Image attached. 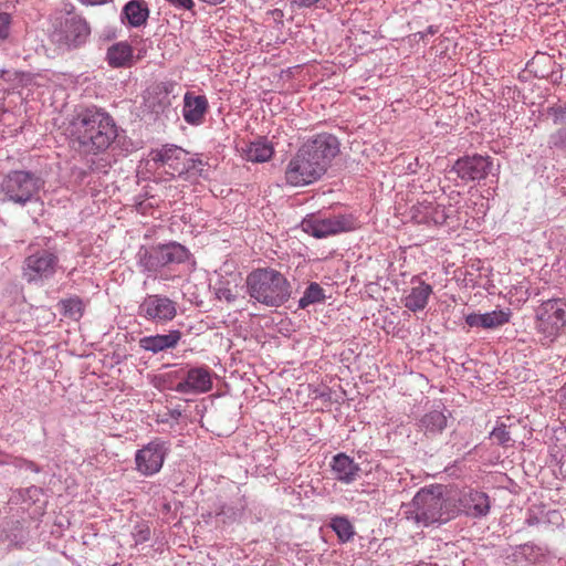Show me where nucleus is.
I'll use <instances>...</instances> for the list:
<instances>
[{
    "instance_id": "nucleus-31",
    "label": "nucleus",
    "mask_w": 566,
    "mask_h": 566,
    "mask_svg": "<svg viewBox=\"0 0 566 566\" xmlns=\"http://www.w3.org/2000/svg\"><path fill=\"white\" fill-rule=\"evenodd\" d=\"M491 437L500 444H506L511 440L510 432L506 430L505 426L496 427L492 431Z\"/></svg>"
},
{
    "instance_id": "nucleus-29",
    "label": "nucleus",
    "mask_w": 566,
    "mask_h": 566,
    "mask_svg": "<svg viewBox=\"0 0 566 566\" xmlns=\"http://www.w3.org/2000/svg\"><path fill=\"white\" fill-rule=\"evenodd\" d=\"M62 306L65 315L73 318H78L83 314V303L78 297L62 301Z\"/></svg>"
},
{
    "instance_id": "nucleus-10",
    "label": "nucleus",
    "mask_w": 566,
    "mask_h": 566,
    "mask_svg": "<svg viewBox=\"0 0 566 566\" xmlns=\"http://www.w3.org/2000/svg\"><path fill=\"white\" fill-rule=\"evenodd\" d=\"M168 447L160 439H155L139 449L135 454L136 470L145 476L154 475L163 468Z\"/></svg>"
},
{
    "instance_id": "nucleus-6",
    "label": "nucleus",
    "mask_w": 566,
    "mask_h": 566,
    "mask_svg": "<svg viewBox=\"0 0 566 566\" xmlns=\"http://www.w3.org/2000/svg\"><path fill=\"white\" fill-rule=\"evenodd\" d=\"M41 187L40 179L34 175L15 170L9 172L0 184V191L8 200L24 205L39 191Z\"/></svg>"
},
{
    "instance_id": "nucleus-5",
    "label": "nucleus",
    "mask_w": 566,
    "mask_h": 566,
    "mask_svg": "<svg viewBox=\"0 0 566 566\" xmlns=\"http://www.w3.org/2000/svg\"><path fill=\"white\" fill-rule=\"evenodd\" d=\"M534 325L542 342L554 343L566 328V298H551L535 310Z\"/></svg>"
},
{
    "instance_id": "nucleus-27",
    "label": "nucleus",
    "mask_w": 566,
    "mask_h": 566,
    "mask_svg": "<svg viewBox=\"0 0 566 566\" xmlns=\"http://www.w3.org/2000/svg\"><path fill=\"white\" fill-rule=\"evenodd\" d=\"M324 297L323 289L317 283H311L300 298L298 305L301 308H305L311 304L321 302Z\"/></svg>"
},
{
    "instance_id": "nucleus-4",
    "label": "nucleus",
    "mask_w": 566,
    "mask_h": 566,
    "mask_svg": "<svg viewBox=\"0 0 566 566\" xmlns=\"http://www.w3.org/2000/svg\"><path fill=\"white\" fill-rule=\"evenodd\" d=\"M247 289L251 298L277 307L291 297V284L279 271L265 268L256 269L247 276Z\"/></svg>"
},
{
    "instance_id": "nucleus-16",
    "label": "nucleus",
    "mask_w": 566,
    "mask_h": 566,
    "mask_svg": "<svg viewBox=\"0 0 566 566\" xmlns=\"http://www.w3.org/2000/svg\"><path fill=\"white\" fill-rule=\"evenodd\" d=\"M460 512L474 518L486 516L490 512V497L484 492L468 490L460 493L453 492Z\"/></svg>"
},
{
    "instance_id": "nucleus-3",
    "label": "nucleus",
    "mask_w": 566,
    "mask_h": 566,
    "mask_svg": "<svg viewBox=\"0 0 566 566\" xmlns=\"http://www.w3.org/2000/svg\"><path fill=\"white\" fill-rule=\"evenodd\" d=\"M459 513L457 497L443 485H431L418 491L410 509L406 511L408 518L423 526L449 522Z\"/></svg>"
},
{
    "instance_id": "nucleus-7",
    "label": "nucleus",
    "mask_w": 566,
    "mask_h": 566,
    "mask_svg": "<svg viewBox=\"0 0 566 566\" xmlns=\"http://www.w3.org/2000/svg\"><path fill=\"white\" fill-rule=\"evenodd\" d=\"M59 266L55 253L42 250L29 254L23 262L22 275L29 282H38L53 276Z\"/></svg>"
},
{
    "instance_id": "nucleus-32",
    "label": "nucleus",
    "mask_w": 566,
    "mask_h": 566,
    "mask_svg": "<svg viewBox=\"0 0 566 566\" xmlns=\"http://www.w3.org/2000/svg\"><path fill=\"white\" fill-rule=\"evenodd\" d=\"M465 323L470 327H482L484 328L483 314L471 313L465 316Z\"/></svg>"
},
{
    "instance_id": "nucleus-8",
    "label": "nucleus",
    "mask_w": 566,
    "mask_h": 566,
    "mask_svg": "<svg viewBox=\"0 0 566 566\" xmlns=\"http://www.w3.org/2000/svg\"><path fill=\"white\" fill-rule=\"evenodd\" d=\"M149 157L155 164L166 167L167 174L171 176H180L193 167L189 153L175 145H166L151 150Z\"/></svg>"
},
{
    "instance_id": "nucleus-14",
    "label": "nucleus",
    "mask_w": 566,
    "mask_h": 566,
    "mask_svg": "<svg viewBox=\"0 0 566 566\" xmlns=\"http://www.w3.org/2000/svg\"><path fill=\"white\" fill-rule=\"evenodd\" d=\"M139 314L147 319L166 323L176 317L177 307L176 303L166 296L149 295L140 304Z\"/></svg>"
},
{
    "instance_id": "nucleus-37",
    "label": "nucleus",
    "mask_w": 566,
    "mask_h": 566,
    "mask_svg": "<svg viewBox=\"0 0 566 566\" xmlns=\"http://www.w3.org/2000/svg\"><path fill=\"white\" fill-rule=\"evenodd\" d=\"M560 396L563 397V400L566 403V384L560 389Z\"/></svg>"
},
{
    "instance_id": "nucleus-30",
    "label": "nucleus",
    "mask_w": 566,
    "mask_h": 566,
    "mask_svg": "<svg viewBox=\"0 0 566 566\" xmlns=\"http://www.w3.org/2000/svg\"><path fill=\"white\" fill-rule=\"evenodd\" d=\"M11 15L7 12L0 13V39L6 40L10 34Z\"/></svg>"
},
{
    "instance_id": "nucleus-17",
    "label": "nucleus",
    "mask_w": 566,
    "mask_h": 566,
    "mask_svg": "<svg viewBox=\"0 0 566 566\" xmlns=\"http://www.w3.org/2000/svg\"><path fill=\"white\" fill-rule=\"evenodd\" d=\"M90 33L91 29L85 21L72 18L65 22L63 32L56 34V42L67 49H75L85 43Z\"/></svg>"
},
{
    "instance_id": "nucleus-13",
    "label": "nucleus",
    "mask_w": 566,
    "mask_h": 566,
    "mask_svg": "<svg viewBox=\"0 0 566 566\" xmlns=\"http://www.w3.org/2000/svg\"><path fill=\"white\" fill-rule=\"evenodd\" d=\"M212 370L207 366L188 369L185 378L179 381L175 390L186 395H199L210 391L213 387Z\"/></svg>"
},
{
    "instance_id": "nucleus-38",
    "label": "nucleus",
    "mask_w": 566,
    "mask_h": 566,
    "mask_svg": "<svg viewBox=\"0 0 566 566\" xmlns=\"http://www.w3.org/2000/svg\"><path fill=\"white\" fill-rule=\"evenodd\" d=\"M171 416H172L174 418H177V417H179V416H180V411L174 410V411L171 412Z\"/></svg>"
},
{
    "instance_id": "nucleus-19",
    "label": "nucleus",
    "mask_w": 566,
    "mask_h": 566,
    "mask_svg": "<svg viewBox=\"0 0 566 566\" xmlns=\"http://www.w3.org/2000/svg\"><path fill=\"white\" fill-rule=\"evenodd\" d=\"M180 339L181 332L176 329L165 335L145 336L139 339V346L147 352L157 354L165 349L175 348Z\"/></svg>"
},
{
    "instance_id": "nucleus-34",
    "label": "nucleus",
    "mask_w": 566,
    "mask_h": 566,
    "mask_svg": "<svg viewBox=\"0 0 566 566\" xmlns=\"http://www.w3.org/2000/svg\"><path fill=\"white\" fill-rule=\"evenodd\" d=\"M170 4L176 8L191 10L195 6L193 0H167Z\"/></svg>"
},
{
    "instance_id": "nucleus-26",
    "label": "nucleus",
    "mask_w": 566,
    "mask_h": 566,
    "mask_svg": "<svg viewBox=\"0 0 566 566\" xmlns=\"http://www.w3.org/2000/svg\"><path fill=\"white\" fill-rule=\"evenodd\" d=\"M512 311L510 308L494 310L483 314L484 329L501 327L510 322Z\"/></svg>"
},
{
    "instance_id": "nucleus-9",
    "label": "nucleus",
    "mask_w": 566,
    "mask_h": 566,
    "mask_svg": "<svg viewBox=\"0 0 566 566\" xmlns=\"http://www.w3.org/2000/svg\"><path fill=\"white\" fill-rule=\"evenodd\" d=\"M188 250L176 242L161 244L146 251L142 260L143 265L148 271H156L158 268L166 266L171 263H184L188 260Z\"/></svg>"
},
{
    "instance_id": "nucleus-11",
    "label": "nucleus",
    "mask_w": 566,
    "mask_h": 566,
    "mask_svg": "<svg viewBox=\"0 0 566 566\" xmlns=\"http://www.w3.org/2000/svg\"><path fill=\"white\" fill-rule=\"evenodd\" d=\"M305 232L315 238H325L340 232L350 231L355 228L352 217L333 216L329 218L311 217L302 222Z\"/></svg>"
},
{
    "instance_id": "nucleus-24",
    "label": "nucleus",
    "mask_w": 566,
    "mask_h": 566,
    "mask_svg": "<svg viewBox=\"0 0 566 566\" xmlns=\"http://www.w3.org/2000/svg\"><path fill=\"white\" fill-rule=\"evenodd\" d=\"M247 160L252 163H264L272 158L273 147L265 140H256L247 145L243 149Z\"/></svg>"
},
{
    "instance_id": "nucleus-35",
    "label": "nucleus",
    "mask_w": 566,
    "mask_h": 566,
    "mask_svg": "<svg viewBox=\"0 0 566 566\" xmlns=\"http://www.w3.org/2000/svg\"><path fill=\"white\" fill-rule=\"evenodd\" d=\"M318 1L319 0H293V2L295 4H297L298 7H305V8L313 6V4L317 3Z\"/></svg>"
},
{
    "instance_id": "nucleus-28",
    "label": "nucleus",
    "mask_w": 566,
    "mask_h": 566,
    "mask_svg": "<svg viewBox=\"0 0 566 566\" xmlns=\"http://www.w3.org/2000/svg\"><path fill=\"white\" fill-rule=\"evenodd\" d=\"M331 526L343 543L348 542L354 536V527L345 517L333 518Z\"/></svg>"
},
{
    "instance_id": "nucleus-1",
    "label": "nucleus",
    "mask_w": 566,
    "mask_h": 566,
    "mask_svg": "<svg viewBox=\"0 0 566 566\" xmlns=\"http://www.w3.org/2000/svg\"><path fill=\"white\" fill-rule=\"evenodd\" d=\"M338 142L328 134L307 140L290 159L285 168V181L292 187H304L318 180L337 155Z\"/></svg>"
},
{
    "instance_id": "nucleus-23",
    "label": "nucleus",
    "mask_w": 566,
    "mask_h": 566,
    "mask_svg": "<svg viewBox=\"0 0 566 566\" xmlns=\"http://www.w3.org/2000/svg\"><path fill=\"white\" fill-rule=\"evenodd\" d=\"M106 60L113 67L130 66L133 62V48L127 42H117L108 48Z\"/></svg>"
},
{
    "instance_id": "nucleus-21",
    "label": "nucleus",
    "mask_w": 566,
    "mask_h": 566,
    "mask_svg": "<svg viewBox=\"0 0 566 566\" xmlns=\"http://www.w3.org/2000/svg\"><path fill=\"white\" fill-rule=\"evenodd\" d=\"M332 470L335 473L337 480L344 483H352L356 480L360 469L352 458L344 453H339L333 459Z\"/></svg>"
},
{
    "instance_id": "nucleus-12",
    "label": "nucleus",
    "mask_w": 566,
    "mask_h": 566,
    "mask_svg": "<svg viewBox=\"0 0 566 566\" xmlns=\"http://www.w3.org/2000/svg\"><path fill=\"white\" fill-rule=\"evenodd\" d=\"M455 212L451 205L423 201L411 207L410 217L418 224L438 226L446 223Z\"/></svg>"
},
{
    "instance_id": "nucleus-15",
    "label": "nucleus",
    "mask_w": 566,
    "mask_h": 566,
    "mask_svg": "<svg viewBox=\"0 0 566 566\" xmlns=\"http://www.w3.org/2000/svg\"><path fill=\"white\" fill-rule=\"evenodd\" d=\"M492 168L490 157L475 155L460 158L453 165L452 170L464 181L480 180L488 176Z\"/></svg>"
},
{
    "instance_id": "nucleus-22",
    "label": "nucleus",
    "mask_w": 566,
    "mask_h": 566,
    "mask_svg": "<svg viewBox=\"0 0 566 566\" xmlns=\"http://www.w3.org/2000/svg\"><path fill=\"white\" fill-rule=\"evenodd\" d=\"M123 15L134 28L144 25L149 17V9L145 0H130L123 8Z\"/></svg>"
},
{
    "instance_id": "nucleus-18",
    "label": "nucleus",
    "mask_w": 566,
    "mask_h": 566,
    "mask_svg": "<svg viewBox=\"0 0 566 566\" xmlns=\"http://www.w3.org/2000/svg\"><path fill=\"white\" fill-rule=\"evenodd\" d=\"M208 107V99L205 95L187 92L184 96V119L190 125H200L205 119Z\"/></svg>"
},
{
    "instance_id": "nucleus-2",
    "label": "nucleus",
    "mask_w": 566,
    "mask_h": 566,
    "mask_svg": "<svg viewBox=\"0 0 566 566\" xmlns=\"http://www.w3.org/2000/svg\"><path fill=\"white\" fill-rule=\"evenodd\" d=\"M70 137L80 151L97 154L106 150L117 137L114 119L105 112L85 109L72 119Z\"/></svg>"
},
{
    "instance_id": "nucleus-20",
    "label": "nucleus",
    "mask_w": 566,
    "mask_h": 566,
    "mask_svg": "<svg viewBox=\"0 0 566 566\" xmlns=\"http://www.w3.org/2000/svg\"><path fill=\"white\" fill-rule=\"evenodd\" d=\"M412 286L407 295L403 297V305L412 311H421L427 304L430 295L432 294V286L423 281H412Z\"/></svg>"
},
{
    "instance_id": "nucleus-36",
    "label": "nucleus",
    "mask_w": 566,
    "mask_h": 566,
    "mask_svg": "<svg viewBox=\"0 0 566 566\" xmlns=\"http://www.w3.org/2000/svg\"><path fill=\"white\" fill-rule=\"evenodd\" d=\"M153 90L156 91L157 93L165 94V98L168 97L169 91H168V87L166 84H163V83L157 84Z\"/></svg>"
},
{
    "instance_id": "nucleus-25",
    "label": "nucleus",
    "mask_w": 566,
    "mask_h": 566,
    "mask_svg": "<svg viewBox=\"0 0 566 566\" xmlns=\"http://www.w3.org/2000/svg\"><path fill=\"white\" fill-rule=\"evenodd\" d=\"M420 426L426 433L437 434L447 427V417L442 411L433 410L421 418Z\"/></svg>"
},
{
    "instance_id": "nucleus-33",
    "label": "nucleus",
    "mask_w": 566,
    "mask_h": 566,
    "mask_svg": "<svg viewBox=\"0 0 566 566\" xmlns=\"http://www.w3.org/2000/svg\"><path fill=\"white\" fill-rule=\"evenodd\" d=\"M217 297L219 300H224L227 301L228 303H232L235 301L237 298V295L235 293H233V291L229 287H219L217 290Z\"/></svg>"
}]
</instances>
